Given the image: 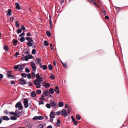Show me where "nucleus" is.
Returning a JSON list of instances; mask_svg holds the SVG:
<instances>
[{
  "instance_id": "nucleus-1",
  "label": "nucleus",
  "mask_w": 128,
  "mask_h": 128,
  "mask_svg": "<svg viewBox=\"0 0 128 128\" xmlns=\"http://www.w3.org/2000/svg\"><path fill=\"white\" fill-rule=\"evenodd\" d=\"M26 64H18L14 66V69L16 70H18L20 72H22Z\"/></svg>"
},
{
  "instance_id": "nucleus-2",
  "label": "nucleus",
  "mask_w": 128,
  "mask_h": 128,
  "mask_svg": "<svg viewBox=\"0 0 128 128\" xmlns=\"http://www.w3.org/2000/svg\"><path fill=\"white\" fill-rule=\"evenodd\" d=\"M15 107L16 108H18V109L19 110H21L23 109L22 106L20 102H18L16 104Z\"/></svg>"
},
{
  "instance_id": "nucleus-3",
  "label": "nucleus",
  "mask_w": 128,
  "mask_h": 128,
  "mask_svg": "<svg viewBox=\"0 0 128 128\" xmlns=\"http://www.w3.org/2000/svg\"><path fill=\"white\" fill-rule=\"evenodd\" d=\"M56 113L54 112H52L50 114V122H52L53 120V118H55Z\"/></svg>"
},
{
  "instance_id": "nucleus-4",
  "label": "nucleus",
  "mask_w": 128,
  "mask_h": 128,
  "mask_svg": "<svg viewBox=\"0 0 128 128\" xmlns=\"http://www.w3.org/2000/svg\"><path fill=\"white\" fill-rule=\"evenodd\" d=\"M24 104V107L26 108L28 107L29 105L28 103V100L27 98L24 99L23 100Z\"/></svg>"
},
{
  "instance_id": "nucleus-5",
  "label": "nucleus",
  "mask_w": 128,
  "mask_h": 128,
  "mask_svg": "<svg viewBox=\"0 0 128 128\" xmlns=\"http://www.w3.org/2000/svg\"><path fill=\"white\" fill-rule=\"evenodd\" d=\"M31 66L32 67V71L34 72L36 71V69L35 63L33 62H31Z\"/></svg>"
},
{
  "instance_id": "nucleus-6",
  "label": "nucleus",
  "mask_w": 128,
  "mask_h": 128,
  "mask_svg": "<svg viewBox=\"0 0 128 128\" xmlns=\"http://www.w3.org/2000/svg\"><path fill=\"white\" fill-rule=\"evenodd\" d=\"M61 115L64 116V117H66L67 116V112L64 109L62 110L61 112Z\"/></svg>"
},
{
  "instance_id": "nucleus-7",
  "label": "nucleus",
  "mask_w": 128,
  "mask_h": 128,
  "mask_svg": "<svg viewBox=\"0 0 128 128\" xmlns=\"http://www.w3.org/2000/svg\"><path fill=\"white\" fill-rule=\"evenodd\" d=\"M19 82L20 84L23 85L26 84V82L23 78H21L19 80Z\"/></svg>"
},
{
  "instance_id": "nucleus-8",
  "label": "nucleus",
  "mask_w": 128,
  "mask_h": 128,
  "mask_svg": "<svg viewBox=\"0 0 128 128\" xmlns=\"http://www.w3.org/2000/svg\"><path fill=\"white\" fill-rule=\"evenodd\" d=\"M34 84L36 85V87L38 88H39L40 87L41 85L40 83L38 82L37 81H34Z\"/></svg>"
},
{
  "instance_id": "nucleus-9",
  "label": "nucleus",
  "mask_w": 128,
  "mask_h": 128,
  "mask_svg": "<svg viewBox=\"0 0 128 128\" xmlns=\"http://www.w3.org/2000/svg\"><path fill=\"white\" fill-rule=\"evenodd\" d=\"M0 118L2 120H9V118L8 116H1Z\"/></svg>"
},
{
  "instance_id": "nucleus-10",
  "label": "nucleus",
  "mask_w": 128,
  "mask_h": 128,
  "mask_svg": "<svg viewBox=\"0 0 128 128\" xmlns=\"http://www.w3.org/2000/svg\"><path fill=\"white\" fill-rule=\"evenodd\" d=\"M51 106H53L54 108H56V102L52 100H51L50 102Z\"/></svg>"
},
{
  "instance_id": "nucleus-11",
  "label": "nucleus",
  "mask_w": 128,
  "mask_h": 128,
  "mask_svg": "<svg viewBox=\"0 0 128 128\" xmlns=\"http://www.w3.org/2000/svg\"><path fill=\"white\" fill-rule=\"evenodd\" d=\"M25 39L30 42H33V38L32 37H26L25 38Z\"/></svg>"
},
{
  "instance_id": "nucleus-12",
  "label": "nucleus",
  "mask_w": 128,
  "mask_h": 128,
  "mask_svg": "<svg viewBox=\"0 0 128 128\" xmlns=\"http://www.w3.org/2000/svg\"><path fill=\"white\" fill-rule=\"evenodd\" d=\"M11 72H8L7 74L8 77L9 78H14V76L10 74Z\"/></svg>"
},
{
  "instance_id": "nucleus-13",
  "label": "nucleus",
  "mask_w": 128,
  "mask_h": 128,
  "mask_svg": "<svg viewBox=\"0 0 128 128\" xmlns=\"http://www.w3.org/2000/svg\"><path fill=\"white\" fill-rule=\"evenodd\" d=\"M21 113L18 110H16L15 111V116H20Z\"/></svg>"
},
{
  "instance_id": "nucleus-14",
  "label": "nucleus",
  "mask_w": 128,
  "mask_h": 128,
  "mask_svg": "<svg viewBox=\"0 0 128 128\" xmlns=\"http://www.w3.org/2000/svg\"><path fill=\"white\" fill-rule=\"evenodd\" d=\"M15 4L16 6V9L19 10L20 9V4L18 2H16L15 3Z\"/></svg>"
},
{
  "instance_id": "nucleus-15",
  "label": "nucleus",
  "mask_w": 128,
  "mask_h": 128,
  "mask_svg": "<svg viewBox=\"0 0 128 128\" xmlns=\"http://www.w3.org/2000/svg\"><path fill=\"white\" fill-rule=\"evenodd\" d=\"M12 10L10 9H9L8 10V12L7 14V15L8 16H10L12 15L11 12Z\"/></svg>"
},
{
  "instance_id": "nucleus-16",
  "label": "nucleus",
  "mask_w": 128,
  "mask_h": 128,
  "mask_svg": "<svg viewBox=\"0 0 128 128\" xmlns=\"http://www.w3.org/2000/svg\"><path fill=\"white\" fill-rule=\"evenodd\" d=\"M54 91L57 94H59V89L58 86H56L55 87L54 89Z\"/></svg>"
},
{
  "instance_id": "nucleus-17",
  "label": "nucleus",
  "mask_w": 128,
  "mask_h": 128,
  "mask_svg": "<svg viewBox=\"0 0 128 128\" xmlns=\"http://www.w3.org/2000/svg\"><path fill=\"white\" fill-rule=\"evenodd\" d=\"M44 94L45 96H48L50 94L48 90H47L46 91H44Z\"/></svg>"
},
{
  "instance_id": "nucleus-18",
  "label": "nucleus",
  "mask_w": 128,
  "mask_h": 128,
  "mask_svg": "<svg viewBox=\"0 0 128 128\" xmlns=\"http://www.w3.org/2000/svg\"><path fill=\"white\" fill-rule=\"evenodd\" d=\"M43 79L42 78L40 77L38 78L35 81H37L38 82L41 83Z\"/></svg>"
},
{
  "instance_id": "nucleus-19",
  "label": "nucleus",
  "mask_w": 128,
  "mask_h": 128,
  "mask_svg": "<svg viewBox=\"0 0 128 128\" xmlns=\"http://www.w3.org/2000/svg\"><path fill=\"white\" fill-rule=\"evenodd\" d=\"M41 61V59L40 58H36L35 60V62L36 63L38 64Z\"/></svg>"
},
{
  "instance_id": "nucleus-20",
  "label": "nucleus",
  "mask_w": 128,
  "mask_h": 128,
  "mask_svg": "<svg viewBox=\"0 0 128 128\" xmlns=\"http://www.w3.org/2000/svg\"><path fill=\"white\" fill-rule=\"evenodd\" d=\"M43 85L44 86L45 88H48L50 86V84L48 83H46L44 85V83L43 84Z\"/></svg>"
},
{
  "instance_id": "nucleus-21",
  "label": "nucleus",
  "mask_w": 128,
  "mask_h": 128,
  "mask_svg": "<svg viewBox=\"0 0 128 128\" xmlns=\"http://www.w3.org/2000/svg\"><path fill=\"white\" fill-rule=\"evenodd\" d=\"M36 94L34 92H32L31 94V96L32 97H34L36 96Z\"/></svg>"
},
{
  "instance_id": "nucleus-22",
  "label": "nucleus",
  "mask_w": 128,
  "mask_h": 128,
  "mask_svg": "<svg viewBox=\"0 0 128 128\" xmlns=\"http://www.w3.org/2000/svg\"><path fill=\"white\" fill-rule=\"evenodd\" d=\"M49 17L50 18V20H49L50 26V27L51 28L52 26V22L51 20V18L50 15H49Z\"/></svg>"
},
{
  "instance_id": "nucleus-23",
  "label": "nucleus",
  "mask_w": 128,
  "mask_h": 128,
  "mask_svg": "<svg viewBox=\"0 0 128 128\" xmlns=\"http://www.w3.org/2000/svg\"><path fill=\"white\" fill-rule=\"evenodd\" d=\"M31 42H28L27 43V46L28 47L32 46L33 45V44Z\"/></svg>"
},
{
  "instance_id": "nucleus-24",
  "label": "nucleus",
  "mask_w": 128,
  "mask_h": 128,
  "mask_svg": "<svg viewBox=\"0 0 128 128\" xmlns=\"http://www.w3.org/2000/svg\"><path fill=\"white\" fill-rule=\"evenodd\" d=\"M24 58V60L26 61H27L28 60V56H25ZM22 60H24V58H22Z\"/></svg>"
},
{
  "instance_id": "nucleus-25",
  "label": "nucleus",
  "mask_w": 128,
  "mask_h": 128,
  "mask_svg": "<svg viewBox=\"0 0 128 128\" xmlns=\"http://www.w3.org/2000/svg\"><path fill=\"white\" fill-rule=\"evenodd\" d=\"M49 91L51 94H52L54 92V90L53 88H50V89Z\"/></svg>"
},
{
  "instance_id": "nucleus-26",
  "label": "nucleus",
  "mask_w": 128,
  "mask_h": 128,
  "mask_svg": "<svg viewBox=\"0 0 128 128\" xmlns=\"http://www.w3.org/2000/svg\"><path fill=\"white\" fill-rule=\"evenodd\" d=\"M10 119L13 120H15L17 119V118L16 116H11Z\"/></svg>"
},
{
  "instance_id": "nucleus-27",
  "label": "nucleus",
  "mask_w": 128,
  "mask_h": 128,
  "mask_svg": "<svg viewBox=\"0 0 128 128\" xmlns=\"http://www.w3.org/2000/svg\"><path fill=\"white\" fill-rule=\"evenodd\" d=\"M48 69L49 70H51L52 69V65H51L50 64H49L48 65Z\"/></svg>"
},
{
  "instance_id": "nucleus-28",
  "label": "nucleus",
  "mask_w": 128,
  "mask_h": 128,
  "mask_svg": "<svg viewBox=\"0 0 128 128\" xmlns=\"http://www.w3.org/2000/svg\"><path fill=\"white\" fill-rule=\"evenodd\" d=\"M64 106V104L62 102H60L58 103V106L59 107H61Z\"/></svg>"
},
{
  "instance_id": "nucleus-29",
  "label": "nucleus",
  "mask_w": 128,
  "mask_h": 128,
  "mask_svg": "<svg viewBox=\"0 0 128 128\" xmlns=\"http://www.w3.org/2000/svg\"><path fill=\"white\" fill-rule=\"evenodd\" d=\"M15 25H16V27L18 28L19 27V26H20V25H19V24L18 21H16L15 22Z\"/></svg>"
},
{
  "instance_id": "nucleus-30",
  "label": "nucleus",
  "mask_w": 128,
  "mask_h": 128,
  "mask_svg": "<svg viewBox=\"0 0 128 128\" xmlns=\"http://www.w3.org/2000/svg\"><path fill=\"white\" fill-rule=\"evenodd\" d=\"M46 106L48 108H50L51 107L50 104H46Z\"/></svg>"
},
{
  "instance_id": "nucleus-31",
  "label": "nucleus",
  "mask_w": 128,
  "mask_h": 128,
  "mask_svg": "<svg viewBox=\"0 0 128 128\" xmlns=\"http://www.w3.org/2000/svg\"><path fill=\"white\" fill-rule=\"evenodd\" d=\"M42 68L43 70H46L47 69V66L46 65H44L42 66Z\"/></svg>"
},
{
  "instance_id": "nucleus-32",
  "label": "nucleus",
  "mask_w": 128,
  "mask_h": 128,
  "mask_svg": "<svg viewBox=\"0 0 128 128\" xmlns=\"http://www.w3.org/2000/svg\"><path fill=\"white\" fill-rule=\"evenodd\" d=\"M76 118L78 120H80L81 118V117L79 114L76 115Z\"/></svg>"
},
{
  "instance_id": "nucleus-33",
  "label": "nucleus",
  "mask_w": 128,
  "mask_h": 128,
  "mask_svg": "<svg viewBox=\"0 0 128 128\" xmlns=\"http://www.w3.org/2000/svg\"><path fill=\"white\" fill-rule=\"evenodd\" d=\"M44 117L42 116H38V119L39 120H41L44 119Z\"/></svg>"
},
{
  "instance_id": "nucleus-34",
  "label": "nucleus",
  "mask_w": 128,
  "mask_h": 128,
  "mask_svg": "<svg viewBox=\"0 0 128 128\" xmlns=\"http://www.w3.org/2000/svg\"><path fill=\"white\" fill-rule=\"evenodd\" d=\"M26 76L27 78L29 79H30L31 78V76L30 74H26Z\"/></svg>"
},
{
  "instance_id": "nucleus-35",
  "label": "nucleus",
  "mask_w": 128,
  "mask_h": 128,
  "mask_svg": "<svg viewBox=\"0 0 128 128\" xmlns=\"http://www.w3.org/2000/svg\"><path fill=\"white\" fill-rule=\"evenodd\" d=\"M60 120L59 119H58L57 120V122L56 123V125L58 126H60Z\"/></svg>"
},
{
  "instance_id": "nucleus-36",
  "label": "nucleus",
  "mask_w": 128,
  "mask_h": 128,
  "mask_svg": "<svg viewBox=\"0 0 128 128\" xmlns=\"http://www.w3.org/2000/svg\"><path fill=\"white\" fill-rule=\"evenodd\" d=\"M41 92V90H37L36 91V93L38 94H40Z\"/></svg>"
},
{
  "instance_id": "nucleus-37",
  "label": "nucleus",
  "mask_w": 128,
  "mask_h": 128,
  "mask_svg": "<svg viewBox=\"0 0 128 128\" xmlns=\"http://www.w3.org/2000/svg\"><path fill=\"white\" fill-rule=\"evenodd\" d=\"M44 44L46 46H47L48 45V43L46 41H45L44 42Z\"/></svg>"
},
{
  "instance_id": "nucleus-38",
  "label": "nucleus",
  "mask_w": 128,
  "mask_h": 128,
  "mask_svg": "<svg viewBox=\"0 0 128 128\" xmlns=\"http://www.w3.org/2000/svg\"><path fill=\"white\" fill-rule=\"evenodd\" d=\"M46 34L47 35L48 37L50 36H51L50 32L48 31H47L46 32Z\"/></svg>"
},
{
  "instance_id": "nucleus-39",
  "label": "nucleus",
  "mask_w": 128,
  "mask_h": 128,
  "mask_svg": "<svg viewBox=\"0 0 128 128\" xmlns=\"http://www.w3.org/2000/svg\"><path fill=\"white\" fill-rule=\"evenodd\" d=\"M92 2L94 4L96 5L97 6V7L99 8V6L96 3V1H95L92 0Z\"/></svg>"
},
{
  "instance_id": "nucleus-40",
  "label": "nucleus",
  "mask_w": 128,
  "mask_h": 128,
  "mask_svg": "<svg viewBox=\"0 0 128 128\" xmlns=\"http://www.w3.org/2000/svg\"><path fill=\"white\" fill-rule=\"evenodd\" d=\"M22 76V78H26V74L24 73H22L21 74Z\"/></svg>"
},
{
  "instance_id": "nucleus-41",
  "label": "nucleus",
  "mask_w": 128,
  "mask_h": 128,
  "mask_svg": "<svg viewBox=\"0 0 128 128\" xmlns=\"http://www.w3.org/2000/svg\"><path fill=\"white\" fill-rule=\"evenodd\" d=\"M43 125L42 124L39 125L37 127V128H43Z\"/></svg>"
},
{
  "instance_id": "nucleus-42",
  "label": "nucleus",
  "mask_w": 128,
  "mask_h": 128,
  "mask_svg": "<svg viewBox=\"0 0 128 128\" xmlns=\"http://www.w3.org/2000/svg\"><path fill=\"white\" fill-rule=\"evenodd\" d=\"M25 39L23 37H22L20 40V41L21 42H22L24 41Z\"/></svg>"
},
{
  "instance_id": "nucleus-43",
  "label": "nucleus",
  "mask_w": 128,
  "mask_h": 128,
  "mask_svg": "<svg viewBox=\"0 0 128 128\" xmlns=\"http://www.w3.org/2000/svg\"><path fill=\"white\" fill-rule=\"evenodd\" d=\"M36 53V50L35 49H33L32 51V54H35Z\"/></svg>"
},
{
  "instance_id": "nucleus-44",
  "label": "nucleus",
  "mask_w": 128,
  "mask_h": 128,
  "mask_svg": "<svg viewBox=\"0 0 128 128\" xmlns=\"http://www.w3.org/2000/svg\"><path fill=\"white\" fill-rule=\"evenodd\" d=\"M25 34L24 32H23L21 33L20 35V37H21L22 36H25Z\"/></svg>"
},
{
  "instance_id": "nucleus-45",
  "label": "nucleus",
  "mask_w": 128,
  "mask_h": 128,
  "mask_svg": "<svg viewBox=\"0 0 128 128\" xmlns=\"http://www.w3.org/2000/svg\"><path fill=\"white\" fill-rule=\"evenodd\" d=\"M4 49L6 51H8V47L7 46H4Z\"/></svg>"
},
{
  "instance_id": "nucleus-46",
  "label": "nucleus",
  "mask_w": 128,
  "mask_h": 128,
  "mask_svg": "<svg viewBox=\"0 0 128 128\" xmlns=\"http://www.w3.org/2000/svg\"><path fill=\"white\" fill-rule=\"evenodd\" d=\"M22 32V30L20 28H19L18 29V30L17 31V33L18 34H20V33Z\"/></svg>"
},
{
  "instance_id": "nucleus-47",
  "label": "nucleus",
  "mask_w": 128,
  "mask_h": 128,
  "mask_svg": "<svg viewBox=\"0 0 128 128\" xmlns=\"http://www.w3.org/2000/svg\"><path fill=\"white\" fill-rule=\"evenodd\" d=\"M42 97L40 98V99L41 100H44L45 98V96L44 95L42 94L41 95Z\"/></svg>"
},
{
  "instance_id": "nucleus-48",
  "label": "nucleus",
  "mask_w": 128,
  "mask_h": 128,
  "mask_svg": "<svg viewBox=\"0 0 128 128\" xmlns=\"http://www.w3.org/2000/svg\"><path fill=\"white\" fill-rule=\"evenodd\" d=\"M20 28L21 30H24L26 29L25 28L23 25L21 26Z\"/></svg>"
},
{
  "instance_id": "nucleus-49",
  "label": "nucleus",
  "mask_w": 128,
  "mask_h": 128,
  "mask_svg": "<svg viewBox=\"0 0 128 128\" xmlns=\"http://www.w3.org/2000/svg\"><path fill=\"white\" fill-rule=\"evenodd\" d=\"M26 35L28 36H32V34L30 32H28L26 34Z\"/></svg>"
},
{
  "instance_id": "nucleus-50",
  "label": "nucleus",
  "mask_w": 128,
  "mask_h": 128,
  "mask_svg": "<svg viewBox=\"0 0 128 128\" xmlns=\"http://www.w3.org/2000/svg\"><path fill=\"white\" fill-rule=\"evenodd\" d=\"M33 119L34 120H38V116H34L33 118Z\"/></svg>"
},
{
  "instance_id": "nucleus-51",
  "label": "nucleus",
  "mask_w": 128,
  "mask_h": 128,
  "mask_svg": "<svg viewBox=\"0 0 128 128\" xmlns=\"http://www.w3.org/2000/svg\"><path fill=\"white\" fill-rule=\"evenodd\" d=\"M25 70L26 71V72H30V70L27 68H25Z\"/></svg>"
},
{
  "instance_id": "nucleus-52",
  "label": "nucleus",
  "mask_w": 128,
  "mask_h": 128,
  "mask_svg": "<svg viewBox=\"0 0 128 128\" xmlns=\"http://www.w3.org/2000/svg\"><path fill=\"white\" fill-rule=\"evenodd\" d=\"M14 17L13 16H12L10 18V21L12 22L13 21V20H14Z\"/></svg>"
},
{
  "instance_id": "nucleus-53",
  "label": "nucleus",
  "mask_w": 128,
  "mask_h": 128,
  "mask_svg": "<svg viewBox=\"0 0 128 128\" xmlns=\"http://www.w3.org/2000/svg\"><path fill=\"white\" fill-rule=\"evenodd\" d=\"M39 104H44V102L40 100L39 102Z\"/></svg>"
},
{
  "instance_id": "nucleus-54",
  "label": "nucleus",
  "mask_w": 128,
  "mask_h": 128,
  "mask_svg": "<svg viewBox=\"0 0 128 128\" xmlns=\"http://www.w3.org/2000/svg\"><path fill=\"white\" fill-rule=\"evenodd\" d=\"M50 78L52 79H54L55 78V77L54 75H51L50 76Z\"/></svg>"
},
{
  "instance_id": "nucleus-55",
  "label": "nucleus",
  "mask_w": 128,
  "mask_h": 128,
  "mask_svg": "<svg viewBox=\"0 0 128 128\" xmlns=\"http://www.w3.org/2000/svg\"><path fill=\"white\" fill-rule=\"evenodd\" d=\"M73 122V123H74V124L75 125H77L78 123L77 121L76 120H75V121H74Z\"/></svg>"
},
{
  "instance_id": "nucleus-56",
  "label": "nucleus",
  "mask_w": 128,
  "mask_h": 128,
  "mask_svg": "<svg viewBox=\"0 0 128 128\" xmlns=\"http://www.w3.org/2000/svg\"><path fill=\"white\" fill-rule=\"evenodd\" d=\"M10 114L14 115L15 116V112H11L9 113Z\"/></svg>"
},
{
  "instance_id": "nucleus-57",
  "label": "nucleus",
  "mask_w": 128,
  "mask_h": 128,
  "mask_svg": "<svg viewBox=\"0 0 128 128\" xmlns=\"http://www.w3.org/2000/svg\"><path fill=\"white\" fill-rule=\"evenodd\" d=\"M28 58L32 59V55L31 54H30L28 56Z\"/></svg>"
},
{
  "instance_id": "nucleus-58",
  "label": "nucleus",
  "mask_w": 128,
  "mask_h": 128,
  "mask_svg": "<svg viewBox=\"0 0 128 128\" xmlns=\"http://www.w3.org/2000/svg\"><path fill=\"white\" fill-rule=\"evenodd\" d=\"M18 42V41L17 40H14L13 42V44H16Z\"/></svg>"
},
{
  "instance_id": "nucleus-59",
  "label": "nucleus",
  "mask_w": 128,
  "mask_h": 128,
  "mask_svg": "<svg viewBox=\"0 0 128 128\" xmlns=\"http://www.w3.org/2000/svg\"><path fill=\"white\" fill-rule=\"evenodd\" d=\"M103 13L104 16H105L106 15V12L105 10H103Z\"/></svg>"
},
{
  "instance_id": "nucleus-60",
  "label": "nucleus",
  "mask_w": 128,
  "mask_h": 128,
  "mask_svg": "<svg viewBox=\"0 0 128 128\" xmlns=\"http://www.w3.org/2000/svg\"><path fill=\"white\" fill-rule=\"evenodd\" d=\"M19 55V54L18 53V52H16L14 56L15 57H17V56H18Z\"/></svg>"
},
{
  "instance_id": "nucleus-61",
  "label": "nucleus",
  "mask_w": 128,
  "mask_h": 128,
  "mask_svg": "<svg viewBox=\"0 0 128 128\" xmlns=\"http://www.w3.org/2000/svg\"><path fill=\"white\" fill-rule=\"evenodd\" d=\"M62 64L64 67V68H66V64H64L63 63H62Z\"/></svg>"
},
{
  "instance_id": "nucleus-62",
  "label": "nucleus",
  "mask_w": 128,
  "mask_h": 128,
  "mask_svg": "<svg viewBox=\"0 0 128 128\" xmlns=\"http://www.w3.org/2000/svg\"><path fill=\"white\" fill-rule=\"evenodd\" d=\"M71 118L73 122L76 120L75 118L73 116H72Z\"/></svg>"
},
{
  "instance_id": "nucleus-63",
  "label": "nucleus",
  "mask_w": 128,
  "mask_h": 128,
  "mask_svg": "<svg viewBox=\"0 0 128 128\" xmlns=\"http://www.w3.org/2000/svg\"><path fill=\"white\" fill-rule=\"evenodd\" d=\"M56 114L58 116H59L60 114V112L59 111L57 112H56Z\"/></svg>"
},
{
  "instance_id": "nucleus-64",
  "label": "nucleus",
  "mask_w": 128,
  "mask_h": 128,
  "mask_svg": "<svg viewBox=\"0 0 128 128\" xmlns=\"http://www.w3.org/2000/svg\"><path fill=\"white\" fill-rule=\"evenodd\" d=\"M105 18L106 19H107V20H109V17L107 16H105Z\"/></svg>"
}]
</instances>
